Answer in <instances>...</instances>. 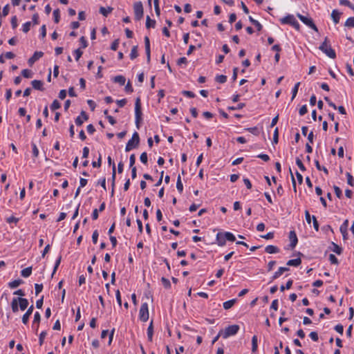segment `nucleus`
Instances as JSON below:
<instances>
[{
	"instance_id": "obj_6",
	"label": "nucleus",
	"mask_w": 354,
	"mask_h": 354,
	"mask_svg": "<svg viewBox=\"0 0 354 354\" xmlns=\"http://www.w3.org/2000/svg\"><path fill=\"white\" fill-rule=\"evenodd\" d=\"M297 17L305 24L307 26H308L309 28H310L311 29H313V30L317 32L318 31V28L316 26V25L315 24V23L313 22V19L310 17H306V16H304L299 13H297Z\"/></svg>"
},
{
	"instance_id": "obj_54",
	"label": "nucleus",
	"mask_w": 354,
	"mask_h": 354,
	"mask_svg": "<svg viewBox=\"0 0 354 354\" xmlns=\"http://www.w3.org/2000/svg\"><path fill=\"white\" fill-rule=\"evenodd\" d=\"M334 191L337 198H341L342 196V192L341 189L337 186H334Z\"/></svg>"
},
{
	"instance_id": "obj_15",
	"label": "nucleus",
	"mask_w": 354,
	"mask_h": 354,
	"mask_svg": "<svg viewBox=\"0 0 354 354\" xmlns=\"http://www.w3.org/2000/svg\"><path fill=\"white\" fill-rule=\"evenodd\" d=\"M289 268L287 267H280L277 272H275L272 277V280L279 278L284 272L288 271Z\"/></svg>"
},
{
	"instance_id": "obj_41",
	"label": "nucleus",
	"mask_w": 354,
	"mask_h": 354,
	"mask_svg": "<svg viewBox=\"0 0 354 354\" xmlns=\"http://www.w3.org/2000/svg\"><path fill=\"white\" fill-rule=\"evenodd\" d=\"M216 81L220 84H223L227 81V76L224 75H217L216 77Z\"/></svg>"
},
{
	"instance_id": "obj_61",
	"label": "nucleus",
	"mask_w": 354,
	"mask_h": 354,
	"mask_svg": "<svg viewBox=\"0 0 354 354\" xmlns=\"http://www.w3.org/2000/svg\"><path fill=\"white\" fill-rule=\"evenodd\" d=\"M182 94L185 96H187V97H191V98L195 97V94L192 91H183Z\"/></svg>"
},
{
	"instance_id": "obj_64",
	"label": "nucleus",
	"mask_w": 354,
	"mask_h": 354,
	"mask_svg": "<svg viewBox=\"0 0 354 354\" xmlns=\"http://www.w3.org/2000/svg\"><path fill=\"white\" fill-rule=\"evenodd\" d=\"M335 330L339 334L342 335L344 332V326L342 324H337L335 326Z\"/></svg>"
},
{
	"instance_id": "obj_10",
	"label": "nucleus",
	"mask_w": 354,
	"mask_h": 354,
	"mask_svg": "<svg viewBox=\"0 0 354 354\" xmlns=\"http://www.w3.org/2000/svg\"><path fill=\"white\" fill-rule=\"evenodd\" d=\"M44 53L41 51H35L32 56L29 58L28 63L30 66H32L36 61L43 57Z\"/></svg>"
},
{
	"instance_id": "obj_42",
	"label": "nucleus",
	"mask_w": 354,
	"mask_h": 354,
	"mask_svg": "<svg viewBox=\"0 0 354 354\" xmlns=\"http://www.w3.org/2000/svg\"><path fill=\"white\" fill-rule=\"evenodd\" d=\"M61 106V104L60 103L58 102L57 100H55L53 103L51 104L50 105V109L52 111H55V110H57L58 109H59Z\"/></svg>"
},
{
	"instance_id": "obj_53",
	"label": "nucleus",
	"mask_w": 354,
	"mask_h": 354,
	"mask_svg": "<svg viewBox=\"0 0 354 354\" xmlns=\"http://www.w3.org/2000/svg\"><path fill=\"white\" fill-rule=\"evenodd\" d=\"M46 331H42L40 335H39V345L41 346L44 343V340L46 336Z\"/></svg>"
},
{
	"instance_id": "obj_21",
	"label": "nucleus",
	"mask_w": 354,
	"mask_h": 354,
	"mask_svg": "<svg viewBox=\"0 0 354 354\" xmlns=\"http://www.w3.org/2000/svg\"><path fill=\"white\" fill-rule=\"evenodd\" d=\"M301 263V260L300 258H297L295 259H290L288 261L286 265L288 266H299Z\"/></svg>"
},
{
	"instance_id": "obj_47",
	"label": "nucleus",
	"mask_w": 354,
	"mask_h": 354,
	"mask_svg": "<svg viewBox=\"0 0 354 354\" xmlns=\"http://www.w3.org/2000/svg\"><path fill=\"white\" fill-rule=\"evenodd\" d=\"M245 104L244 103H239L237 104V106H228V110H240L242 109Z\"/></svg>"
},
{
	"instance_id": "obj_48",
	"label": "nucleus",
	"mask_w": 354,
	"mask_h": 354,
	"mask_svg": "<svg viewBox=\"0 0 354 354\" xmlns=\"http://www.w3.org/2000/svg\"><path fill=\"white\" fill-rule=\"evenodd\" d=\"M30 26H31L30 21H27L25 24H24L23 28H22L23 32L25 33H27L30 30Z\"/></svg>"
},
{
	"instance_id": "obj_37",
	"label": "nucleus",
	"mask_w": 354,
	"mask_h": 354,
	"mask_svg": "<svg viewBox=\"0 0 354 354\" xmlns=\"http://www.w3.org/2000/svg\"><path fill=\"white\" fill-rule=\"evenodd\" d=\"M176 188L180 193H182L183 190V185L181 181V177L179 175L176 182Z\"/></svg>"
},
{
	"instance_id": "obj_40",
	"label": "nucleus",
	"mask_w": 354,
	"mask_h": 354,
	"mask_svg": "<svg viewBox=\"0 0 354 354\" xmlns=\"http://www.w3.org/2000/svg\"><path fill=\"white\" fill-rule=\"evenodd\" d=\"M346 178H347V183L351 185V187H353L354 186V178L353 177V176L347 172L346 174Z\"/></svg>"
},
{
	"instance_id": "obj_30",
	"label": "nucleus",
	"mask_w": 354,
	"mask_h": 354,
	"mask_svg": "<svg viewBox=\"0 0 354 354\" xmlns=\"http://www.w3.org/2000/svg\"><path fill=\"white\" fill-rule=\"evenodd\" d=\"M257 336L254 335L252 338V351L253 353L256 352L257 350L258 344H257Z\"/></svg>"
},
{
	"instance_id": "obj_46",
	"label": "nucleus",
	"mask_w": 354,
	"mask_h": 354,
	"mask_svg": "<svg viewBox=\"0 0 354 354\" xmlns=\"http://www.w3.org/2000/svg\"><path fill=\"white\" fill-rule=\"evenodd\" d=\"M61 260H62V257L59 256L58 257V259L56 260V262L55 263V266H54V268H53V273H52V277L53 276V274L56 272L60 263H61Z\"/></svg>"
},
{
	"instance_id": "obj_27",
	"label": "nucleus",
	"mask_w": 354,
	"mask_h": 354,
	"mask_svg": "<svg viewBox=\"0 0 354 354\" xmlns=\"http://www.w3.org/2000/svg\"><path fill=\"white\" fill-rule=\"evenodd\" d=\"M114 82L118 83L120 85L123 86L125 84L126 79L122 75H117L113 79Z\"/></svg>"
},
{
	"instance_id": "obj_2",
	"label": "nucleus",
	"mask_w": 354,
	"mask_h": 354,
	"mask_svg": "<svg viewBox=\"0 0 354 354\" xmlns=\"http://www.w3.org/2000/svg\"><path fill=\"white\" fill-rule=\"evenodd\" d=\"M140 143V137L138 132H134L133 133L131 139H130L127 143L125 151H129L133 149L137 148Z\"/></svg>"
},
{
	"instance_id": "obj_35",
	"label": "nucleus",
	"mask_w": 354,
	"mask_h": 354,
	"mask_svg": "<svg viewBox=\"0 0 354 354\" xmlns=\"http://www.w3.org/2000/svg\"><path fill=\"white\" fill-rule=\"evenodd\" d=\"M299 85H300V82H297L294 86V87L292 88V91L291 100H293L295 99V97H296L297 93L298 92V89H299Z\"/></svg>"
},
{
	"instance_id": "obj_33",
	"label": "nucleus",
	"mask_w": 354,
	"mask_h": 354,
	"mask_svg": "<svg viewBox=\"0 0 354 354\" xmlns=\"http://www.w3.org/2000/svg\"><path fill=\"white\" fill-rule=\"evenodd\" d=\"M224 236L226 239V240H227L229 241L233 242L236 240L234 235L232 232H224Z\"/></svg>"
},
{
	"instance_id": "obj_16",
	"label": "nucleus",
	"mask_w": 354,
	"mask_h": 354,
	"mask_svg": "<svg viewBox=\"0 0 354 354\" xmlns=\"http://www.w3.org/2000/svg\"><path fill=\"white\" fill-rule=\"evenodd\" d=\"M32 87L39 91H44L43 82L41 80H35L31 82Z\"/></svg>"
},
{
	"instance_id": "obj_28",
	"label": "nucleus",
	"mask_w": 354,
	"mask_h": 354,
	"mask_svg": "<svg viewBox=\"0 0 354 354\" xmlns=\"http://www.w3.org/2000/svg\"><path fill=\"white\" fill-rule=\"evenodd\" d=\"M156 25V21L151 19L149 16H147L146 18V27L147 28H154Z\"/></svg>"
},
{
	"instance_id": "obj_60",
	"label": "nucleus",
	"mask_w": 354,
	"mask_h": 354,
	"mask_svg": "<svg viewBox=\"0 0 354 354\" xmlns=\"http://www.w3.org/2000/svg\"><path fill=\"white\" fill-rule=\"evenodd\" d=\"M247 130H248L250 133H252V134H254V135H256V136L259 135V129H258V128H257V127H250V128H248V129H247Z\"/></svg>"
},
{
	"instance_id": "obj_63",
	"label": "nucleus",
	"mask_w": 354,
	"mask_h": 354,
	"mask_svg": "<svg viewBox=\"0 0 354 354\" xmlns=\"http://www.w3.org/2000/svg\"><path fill=\"white\" fill-rule=\"evenodd\" d=\"M310 337L315 342H317L319 339L318 334L317 332L313 331L309 335Z\"/></svg>"
},
{
	"instance_id": "obj_39",
	"label": "nucleus",
	"mask_w": 354,
	"mask_h": 354,
	"mask_svg": "<svg viewBox=\"0 0 354 354\" xmlns=\"http://www.w3.org/2000/svg\"><path fill=\"white\" fill-rule=\"evenodd\" d=\"M54 21L57 24L60 20V12L59 9H55L53 11Z\"/></svg>"
},
{
	"instance_id": "obj_34",
	"label": "nucleus",
	"mask_w": 354,
	"mask_h": 354,
	"mask_svg": "<svg viewBox=\"0 0 354 354\" xmlns=\"http://www.w3.org/2000/svg\"><path fill=\"white\" fill-rule=\"evenodd\" d=\"M315 164L316 166V168L319 171H323L326 175L328 174V171L325 167H322L320 165L319 162L317 160H315Z\"/></svg>"
},
{
	"instance_id": "obj_3",
	"label": "nucleus",
	"mask_w": 354,
	"mask_h": 354,
	"mask_svg": "<svg viewBox=\"0 0 354 354\" xmlns=\"http://www.w3.org/2000/svg\"><path fill=\"white\" fill-rule=\"evenodd\" d=\"M135 116L136 124L138 129L140 128V123L142 120V111H141V102L140 98L138 97L135 102Z\"/></svg>"
},
{
	"instance_id": "obj_55",
	"label": "nucleus",
	"mask_w": 354,
	"mask_h": 354,
	"mask_svg": "<svg viewBox=\"0 0 354 354\" xmlns=\"http://www.w3.org/2000/svg\"><path fill=\"white\" fill-rule=\"evenodd\" d=\"M35 294L36 295H39L43 290V285L42 284H38L35 283Z\"/></svg>"
},
{
	"instance_id": "obj_22",
	"label": "nucleus",
	"mask_w": 354,
	"mask_h": 354,
	"mask_svg": "<svg viewBox=\"0 0 354 354\" xmlns=\"http://www.w3.org/2000/svg\"><path fill=\"white\" fill-rule=\"evenodd\" d=\"M153 335V322L151 321L147 328V337L149 342H152Z\"/></svg>"
},
{
	"instance_id": "obj_19",
	"label": "nucleus",
	"mask_w": 354,
	"mask_h": 354,
	"mask_svg": "<svg viewBox=\"0 0 354 354\" xmlns=\"http://www.w3.org/2000/svg\"><path fill=\"white\" fill-rule=\"evenodd\" d=\"M265 251L268 254H275L279 252V249L275 245H270L266 247Z\"/></svg>"
},
{
	"instance_id": "obj_18",
	"label": "nucleus",
	"mask_w": 354,
	"mask_h": 354,
	"mask_svg": "<svg viewBox=\"0 0 354 354\" xmlns=\"http://www.w3.org/2000/svg\"><path fill=\"white\" fill-rule=\"evenodd\" d=\"M348 225V221L345 220L342 225L340 226L339 230L343 235L344 239H346L347 235V228Z\"/></svg>"
},
{
	"instance_id": "obj_5",
	"label": "nucleus",
	"mask_w": 354,
	"mask_h": 354,
	"mask_svg": "<svg viewBox=\"0 0 354 354\" xmlns=\"http://www.w3.org/2000/svg\"><path fill=\"white\" fill-rule=\"evenodd\" d=\"M282 24H290L293 26L296 30H299L300 25L299 22L295 19V17L292 15H288L285 17L280 19Z\"/></svg>"
},
{
	"instance_id": "obj_4",
	"label": "nucleus",
	"mask_w": 354,
	"mask_h": 354,
	"mask_svg": "<svg viewBox=\"0 0 354 354\" xmlns=\"http://www.w3.org/2000/svg\"><path fill=\"white\" fill-rule=\"evenodd\" d=\"M239 330V326L236 324H233L228 326L224 330H222V337L224 339H227V337L236 335Z\"/></svg>"
},
{
	"instance_id": "obj_12",
	"label": "nucleus",
	"mask_w": 354,
	"mask_h": 354,
	"mask_svg": "<svg viewBox=\"0 0 354 354\" xmlns=\"http://www.w3.org/2000/svg\"><path fill=\"white\" fill-rule=\"evenodd\" d=\"M216 241L219 246H224L226 243V239L224 236V232H218L216 236Z\"/></svg>"
},
{
	"instance_id": "obj_62",
	"label": "nucleus",
	"mask_w": 354,
	"mask_h": 354,
	"mask_svg": "<svg viewBox=\"0 0 354 354\" xmlns=\"http://www.w3.org/2000/svg\"><path fill=\"white\" fill-rule=\"evenodd\" d=\"M118 46H119V39H117L115 41H113V42L111 44V49L112 50H116L118 48Z\"/></svg>"
},
{
	"instance_id": "obj_14",
	"label": "nucleus",
	"mask_w": 354,
	"mask_h": 354,
	"mask_svg": "<svg viewBox=\"0 0 354 354\" xmlns=\"http://www.w3.org/2000/svg\"><path fill=\"white\" fill-rule=\"evenodd\" d=\"M342 12L337 10H333L331 13V17L335 24H337L339 22Z\"/></svg>"
},
{
	"instance_id": "obj_52",
	"label": "nucleus",
	"mask_w": 354,
	"mask_h": 354,
	"mask_svg": "<svg viewBox=\"0 0 354 354\" xmlns=\"http://www.w3.org/2000/svg\"><path fill=\"white\" fill-rule=\"evenodd\" d=\"M82 54H83V52L80 48L74 50V55L75 56L76 61H78L80 59V58L82 57Z\"/></svg>"
},
{
	"instance_id": "obj_43",
	"label": "nucleus",
	"mask_w": 354,
	"mask_h": 354,
	"mask_svg": "<svg viewBox=\"0 0 354 354\" xmlns=\"http://www.w3.org/2000/svg\"><path fill=\"white\" fill-rule=\"evenodd\" d=\"M40 319H41V316H40V314L39 312H36L35 313V315H34V320H33V325L35 324H37V329L39 327V322H40Z\"/></svg>"
},
{
	"instance_id": "obj_56",
	"label": "nucleus",
	"mask_w": 354,
	"mask_h": 354,
	"mask_svg": "<svg viewBox=\"0 0 354 354\" xmlns=\"http://www.w3.org/2000/svg\"><path fill=\"white\" fill-rule=\"evenodd\" d=\"M312 220H313V227H314V229L318 232L319 231V223H318V221L316 218V217L315 216H312Z\"/></svg>"
},
{
	"instance_id": "obj_13",
	"label": "nucleus",
	"mask_w": 354,
	"mask_h": 354,
	"mask_svg": "<svg viewBox=\"0 0 354 354\" xmlns=\"http://www.w3.org/2000/svg\"><path fill=\"white\" fill-rule=\"evenodd\" d=\"M33 310H34V306L32 305H31L27 310V311L26 312V313L23 315L22 317V322L24 324H26L28 322V319H29V317L31 315V314L33 312Z\"/></svg>"
},
{
	"instance_id": "obj_1",
	"label": "nucleus",
	"mask_w": 354,
	"mask_h": 354,
	"mask_svg": "<svg viewBox=\"0 0 354 354\" xmlns=\"http://www.w3.org/2000/svg\"><path fill=\"white\" fill-rule=\"evenodd\" d=\"M319 49L331 59H335L336 57V53L331 48L328 37H325L324 41L319 46Z\"/></svg>"
},
{
	"instance_id": "obj_36",
	"label": "nucleus",
	"mask_w": 354,
	"mask_h": 354,
	"mask_svg": "<svg viewBox=\"0 0 354 354\" xmlns=\"http://www.w3.org/2000/svg\"><path fill=\"white\" fill-rule=\"evenodd\" d=\"M115 180V163H113V174H112V192H111L112 195L114 193Z\"/></svg>"
},
{
	"instance_id": "obj_25",
	"label": "nucleus",
	"mask_w": 354,
	"mask_h": 354,
	"mask_svg": "<svg viewBox=\"0 0 354 354\" xmlns=\"http://www.w3.org/2000/svg\"><path fill=\"white\" fill-rule=\"evenodd\" d=\"M236 301V300L235 299L225 301L223 304L224 309L228 310L231 308L234 305Z\"/></svg>"
},
{
	"instance_id": "obj_7",
	"label": "nucleus",
	"mask_w": 354,
	"mask_h": 354,
	"mask_svg": "<svg viewBox=\"0 0 354 354\" xmlns=\"http://www.w3.org/2000/svg\"><path fill=\"white\" fill-rule=\"evenodd\" d=\"M133 12L135 15V19L137 21L140 20L144 14L143 6L141 1L136 2L133 4Z\"/></svg>"
},
{
	"instance_id": "obj_23",
	"label": "nucleus",
	"mask_w": 354,
	"mask_h": 354,
	"mask_svg": "<svg viewBox=\"0 0 354 354\" xmlns=\"http://www.w3.org/2000/svg\"><path fill=\"white\" fill-rule=\"evenodd\" d=\"M113 10V8L111 7H100V13L102 14L104 17H107L109 14H110Z\"/></svg>"
},
{
	"instance_id": "obj_20",
	"label": "nucleus",
	"mask_w": 354,
	"mask_h": 354,
	"mask_svg": "<svg viewBox=\"0 0 354 354\" xmlns=\"http://www.w3.org/2000/svg\"><path fill=\"white\" fill-rule=\"evenodd\" d=\"M19 304L18 298H13L11 302V308L13 313H16L19 311Z\"/></svg>"
},
{
	"instance_id": "obj_32",
	"label": "nucleus",
	"mask_w": 354,
	"mask_h": 354,
	"mask_svg": "<svg viewBox=\"0 0 354 354\" xmlns=\"http://www.w3.org/2000/svg\"><path fill=\"white\" fill-rule=\"evenodd\" d=\"M250 21L255 26L257 30L260 31L262 29V25L257 21L254 19L252 17H249Z\"/></svg>"
},
{
	"instance_id": "obj_11",
	"label": "nucleus",
	"mask_w": 354,
	"mask_h": 354,
	"mask_svg": "<svg viewBox=\"0 0 354 354\" xmlns=\"http://www.w3.org/2000/svg\"><path fill=\"white\" fill-rule=\"evenodd\" d=\"M289 239H290V246L291 248H294L298 242L297 234L295 231L290 232Z\"/></svg>"
},
{
	"instance_id": "obj_38",
	"label": "nucleus",
	"mask_w": 354,
	"mask_h": 354,
	"mask_svg": "<svg viewBox=\"0 0 354 354\" xmlns=\"http://www.w3.org/2000/svg\"><path fill=\"white\" fill-rule=\"evenodd\" d=\"M344 26L348 28H354V17H349L346 21Z\"/></svg>"
},
{
	"instance_id": "obj_24",
	"label": "nucleus",
	"mask_w": 354,
	"mask_h": 354,
	"mask_svg": "<svg viewBox=\"0 0 354 354\" xmlns=\"http://www.w3.org/2000/svg\"><path fill=\"white\" fill-rule=\"evenodd\" d=\"M330 250L337 254H341L342 252V248L339 247L337 244L335 243L334 242H332L331 243Z\"/></svg>"
},
{
	"instance_id": "obj_50",
	"label": "nucleus",
	"mask_w": 354,
	"mask_h": 354,
	"mask_svg": "<svg viewBox=\"0 0 354 354\" xmlns=\"http://www.w3.org/2000/svg\"><path fill=\"white\" fill-rule=\"evenodd\" d=\"M278 141H279V130H278V128L277 127L274 129V134H273V143L277 144V143H278Z\"/></svg>"
},
{
	"instance_id": "obj_49",
	"label": "nucleus",
	"mask_w": 354,
	"mask_h": 354,
	"mask_svg": "<svg viewBox=\"0 0 354 354\" xmlns=\"http://www.w3.org/2000/svg\"><path fill=\"white\" fill-rule=\"evenodd\" d=\"M329 261L332 264L337 265L339 263L337 258L333 254L329 255Z\"/></svg>"
},
{
	"instance_id": "obj_29",
	"label": "nucleus",
	"mask_w": 354,
	"mask_h": 354,
	"mask_svg": "<svg viewBox=\"0 0 354 354\" xmlns=\"http://www.w3.org/2000/svg\"><path fill=\"white\" fill-rule=\"evenodd\" d=\"M32 273V267H28L23 269L21 272V274L24 277H28Z\"/></svg>"
},
{
	"instance_id": "obj_9",
	"label": "nucleus",
	"mask_w": 354,
	"mask_h": 354,
	"mask_svg": "<svg viewBox=\"0 0 354 354\" xmlns=\"http://www.w3.org/2000/svg\"><path fill=\"white\" fill-rule=\"evenodd\" d=\"M88 120V116L84 111H82L80 115L77 116L75 119V124L77 126H81L84 121Z\"/></svg>"
},
{
	"instance_id": "obj_8",
	"label": "nucleus",
	"mask_w": 354,
	"mask_h": 354,
	"mask_svg": "<svg viewBox=\"0 0 354 354\" xmlns=\"http://www.w3.org/2000/svg\"><path fill=\"white\" fill-rule=\"evenodd\" d=\"M139 317L142 322H147L149 319V309L147 303H143L140 308Z\"/></svg>"
},
{
	"instance_id": "obj_31",
	"label": "nucleus",
	"mask_w": 354,
	"mask_h": 354,
	"mask_svg": "<svg viewBox=\"0 0 354 354\" xmlns=\"http://www.w3.org/2000/svg\"><path fill=\"white\" fill-rule=\"evenodd\" d=\"M138 56V46H134L131 48V53H130V58H131V59H134Z\"/></svg>"
},
{
	"instance_id": "obj_57",
	"label": "nucleus",
	"mask_w": 354,
	"mask_h": 354,
	"mask_svg": "<svg viewBox=\"0 0 354 354\" xmlns=\"http://www.w3.org/2000/svg\"><path fill=\"white\" fill-rule=\"evenodd\" d=\"M140 159L142 163L147 164V153L146 152L142 153L140 155Z\"/></svg>"
},
{
	"instance_id": "obj_44",
	"label": "nucleus",
	"mask_w": 354,
	"mask_h": 354,
	"mask_svg": "<svg viewBox=\"0 0 354 354\" xmlns=\"http://www.w3.org/2000/svg\"><path fill=\"white\" fill-rule=\"evenodd\" d=\"M21 75L26 77V78H30L32 77V71L29 69H24L22 71H21Z\"/></svg>"
},
{
	"instance_id": "obj_51",
	"label": "nucleus",
	"mask_w": 354,
	"mask_h": 354,
	"mask_svg": "<svg viewBox=\"0 0 354 354\" xmlns=\"http://www.w3.org/2000/svg\"><path fill=\"white\" fill-rule=\"evenodd\" d=\"M296 164L302 171H306V167L299 158H296Z\"/></svg>"
},
{
	"instance_id": "obj_26",
	"label": "nucleus",
	"mask_w": 354,
	"mask_h": 354,
	"mask_svg": "<svg viewBox=\"0 0 354 354\" xmlns=\"http://www.w3.org/2000/svg\"><path fill=\"white\" fill-rule=\"evenodd\" d=\"M23 283H24L23 280L19 279H16V280H14V281L10 282L8 283V286L10 288H15L18 287L19 286H20Z\"/></svg>"
},
{
	"instance_id": "obj_17",
	"label": "nucleus",
	"mask_w": 354,
	"mask_h": 354,
	"mask_svg": "<svg viewBox=\"0 0 354 354\" xmlns=\"http://www.w3.org/2000/svg\"><path fill=\"white\" fill-rule=\"evenodd\" d=\"M19 304V308L21 310H24L27 308L28 306V301L27 299L18 297Z\"/></svg>"
},
{
	"instance_id": "obj_59",
	"label": "nucleus",
	"mask_w": 354,
	"mask_h": 354,
	"mask_svg": "<svg viewBox=\"0 0 354 354\" xmlns=\"http://www.w3.org/2000/svg\"><path fill=\"white\" fill-rule=\"evenodd\" d=\"M32 147L33 156L37 158L39 156V150L35 143H32Z\"/></svg>"
},
{
	"instance_id": "obj_45",
	"label": "nucleus",
	"mask_w": 354,
	"mask_h": 354,
	"mask_svg": "<svg viewBox=\"0 0 354 354\" xmlns=\"http://www.w3.org/2000/svg\"><path fill=\"white\" fill-rule=\"evenodd\" d=\"M161 281H162V285L164 286V287L165 288H171V283H170V281L168 279L165 278V277H162L161 278Z\"/></svg>"
},
{
	"instance_id": "obj_58",
	"label": "nucleus",
	"mask_w": 354,
	"mask_h": 354,
	"mask_svg": "<svg viewBox=\"0 0 354 354\" xmlns=\"http://www.w3.org/2000/svg\"><path fill=\"white\" fill-rule=\"evenodd\" d=\"M98 236H99V234H98V232L97 230H95L93 233V235H92V241H93V243L94 244H96L97 242V239H98Z\"/></svg>"
}]
</instances>
